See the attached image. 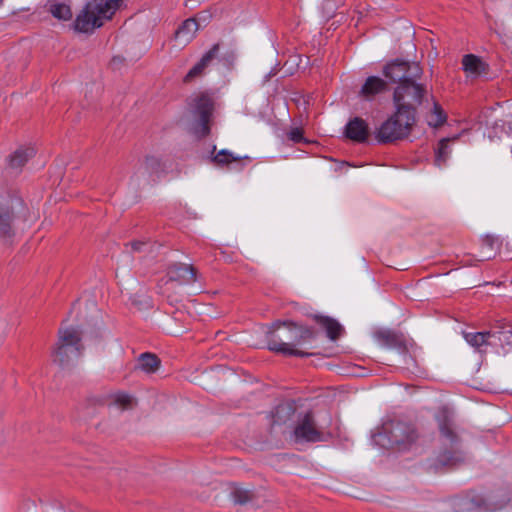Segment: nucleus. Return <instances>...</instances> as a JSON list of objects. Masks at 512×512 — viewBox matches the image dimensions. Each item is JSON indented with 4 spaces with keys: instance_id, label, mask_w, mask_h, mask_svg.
<instances>
[{
    "instance_id": "72a5a7b5",
    "label": "nucleus",
    "mask_w": 512,
    "mask_h": 512,
    "mask_svg": "<svg viewBox=\"0 0 512 512\" xmlns=\"http://www.w3.org/2000/svg\"><path fill=\"white\" fill-rule=\"evenodd\" d=\"M147 245L146 242L143 241H133L126 245V247L130 246L132 251H143V248Z\"/></svg>"
},
{
    "instance_id": "393cba45",
    "label": "nucleus",
    "mask_w": 512,
    "mask_h": 512,
    "mask_svg": "<svg viewBox=\"0 0 512 512\" xmlns=\"http://www.w3.org/2000/svg\"><path fill=\"white\" fill-rule=\"evenodd\" d=\"M315 319L323 328H325L328 338L332 341L341 336L343 328L336 320L326 316H316Z\"/></svg>"
},
{
    "instance_id": "f03ea898",
    "label": "nucleus",
    "mask_w": 512,
    "mask_h": 512,
    "mask_svg": "<svg viewBox=\"0 0 512 512\" xmlns=\"http://www.w3.org/2000/svg\"><path fill=\"white\" fill-rule=\"evenodd\" d=\"M123 0H90L77 15L74 27L83 33L93 32L111 19Z\"/></svg>"
},
{
    "instance_id": "423d86ee",
    "label": "nucleus",
    "mask_w": 512,
    "mask_h": 512,
    "mask_svg": "<svg viewBox=\"0 0 512 512\" xmlns=\"http://www.w3.org/2000/svg\"><path fill=\"white\" fill-rule=\"evenodd\" d=\"M426 89L416 79L400 83L394 90L393 100L399 112L416 117V107L422 103Z\"/></svg>"
},
{
    "instance_id": "0eeeda50",
    "label": "nucleus",
    "mask_w": 512,
    "mask_h": 512,
    "mask_svg": "<svg viewBox=\"0 0 512 512\" xmlns=\"http://www.w3.org/2000/svg\"><path fill=\"white\" fill-rule=\"evenodd\" d=\"M383 74L391 82H399L400 84L408 80L419 78L422 74V70L415 62L410 63L396 59L384 66Z\"/></svg>"
},
{
    "instance_id": "f8f14e48",
    "label": "nucleus",
    "mask_w": 512,
    "mask_h": 512,
    "mask_svg": "<svg viewBox=\"0 0 512 512\" xmlns=\"http://www.w3.org/2000/svg\"><path fill=\"white\" fill-rule=\"evenodd\" d=\"M369 135L368 124L360 117L351 119L345 127V136L357 143H363Z\"/></svg>"
},
{
    "instance_id": "5701e85b",
    "label": "nucleus",
    "mask_w": 512,
    "mask_h": 512,
    "mask_svg": "<svg viewBox=\"0 0 512 512\" xmlns=\"http://www.w3.org/2000/svg\"><path fill=\"white\" fill-rule=\"evenodd\" d=\"M13 212L9 205L0 203V237H11Z\"/></svg>"
},
{
    "instance_id": "9b49d317",
    "label": "nucleus",
    "mask_w": 512,
    "mask_h": 512,
    "mask_svg": "<svg viewBox=\"0 0 512 512\" xmlns=\"http://www.w3.org/2000/svg\"><path fill=\"white\" fill-rule=\"evenodd\" d=\"M219 52V44H214L201 59L188 71L184 77V82L188 83L193 79L200 77L204 74L205 69L217 57Z\"/></svg>"
},
{
    "instance_id": "f3484780",
    "label": "nucleus",
    "mask_w": 512,
    "mask_h": 512,
    "mask_svg": "<svg viewBox=\"0 0 512 512\" xmlns=\"http://www.w3.org/2000/svg\"><path fill=\"white\" fill-rule=\"evenodd\" d=\"M374 337L380 345L387 348H399L404 344L403 336L393 330H379L375 332Z\"/></svg>"
},
{
    "instance_id": "9d476101",
    "label": "nucleus",
    "mask_w": 512,
    "mask_h": 512,
    "mask_svg": "<svg viewBox=\"0 0 512 512\" xmlns=\"http://www.w3.org/2000/svg\"><path fill=\"white\" fill-rule=\"evenodd\" d=\"M387 90L388 84L385 80L378 76H369L361 86L359 96L367 101H372Z\"/></svg>"
},
{
    "instance_id": "2eb2a0df",
    "label": "nucleus",
    "mask_w": 512,
    "mask_h": 512,
    "mask_svg": "<svg viewBox=\"0 0 512 512\" xmlns=\"http://www.w3.org/2000/svg\"><path fill=\"white\" fill-rule=\"evenodd\" d=\"M464 72L473 78L479 77L487 73L488 65L478 56L474 54H466L462 59Z\"/></svg>"
},
{
    "instance_id": "b1692460",
    "label": "nucleus",
    "mask_w": 512,
    "mask_h": 512,
    "mask_svg": "<svg viewBox=\"0 0 512 512\" xmlns=\"http://www.w3.org/2000/svg\"><path fill=\"white\" fill-rule=\"evenodd\" d=\"M492 338V332H468L464 333V339L475 350L482 352L483 348L490 344L489 340Z\"/></svg>"
},
{
    "instance_id": "c756f323",
    "label": "nucleus",
    "mask_w": 512,
    "mask_h": 512,
    "mask_svg": "<svg viewBox=\"0 0 512 512\" xmlns=\"http://www.w3.org/2000/svg\"><path fill=\"white\" fill-rule=\"evenodd\" d=\"M449 141V138L441 139L435 150V165L439 168L445 166L450 156L451 148L449 147Z\"/></svg>"
},
{
    "instance_id": "f257e3e1",
    "label": "nucleus",
    "mask_w": 512,
    "mask_h": 512,
    "mask_svg": "<svg viewBox=\"0 0 512 512\" xmlns=\"http://www.w3.org/2000/svg\"><path fill=\"white\" fill-rule=\"evenodd\" d=\"M316 339L315 331L293 322H276L267 333V348L285 356L308 357L312 354L305 351L307 346Z\"/></svg>"
},
{
    "instance_id": "aec40b11",
    "label": "nucleus",
    "mask_w": 512,
    "mask_h": 512,
    "mask_svg": "<svg viewBox=\"0 0 512 512\" xmlns=\"http://www.w3.org/2000/svg\"><path fill=\"white\" fill-rule=\"evenodd\" d=\"M501 246V241L493 235H486L481 239L480 260L493 258Z\"/></svg>"
},
{
    "instance_id": "7ed1b4c3",
    "label": "nucleus",
    "mask_w": 512,
    "mask_h": 512,
    "mask_svg": "<svg viewBox=\"0 0 512 512\" xmlns=\"http://www.w3.org/2000/svg\"><path fill=\"white\" fill-rule=\"evenodd\" d=\"M415 122L416 117L412 114L408 115L396 109L395 113L376 129L375 139L380 144L402 140L410 135Z\"/></svg>"
},
{
    "instance_id": "473e14b6",
    "label": "nucleus",
    "mask_w": 512,
    "mask_h": 512,
    "mask_svg": "<svg viewBox=\"0 0 512 512\" xmlns=\"http://www.w3.org/2000/svg\"><path fill=\"white\" fill-rule=\"evenodd\" d=\"M288 137L291 141L295 142V143H298L300 141H302L303 139V133H302V130L298 129V128H295V129H292L289 134H288Z\"/></svg>"
},
{
    "instance_id": "a211bd4d",
    "label": "nucleus",
    "mask_w": 512,
    "mask_h": 512,
    "mask_svg": "<svg viewBox=\"0 0 512 512\" xmlns=\"http://www.w3.org/2000/svg\"><path fill=\"white\" fill-rule=\"evenodd\" d=\"M34 154L35 149L33 147H20L9 156L8 167L14 171H19Z\"/></svg>"
},
{
    "instance_id": "6ab92c4d",
    "label": "nucleus",
    "mask_w": 512,
    "mask_h": 512,
    "mask_svg": "<svg viewBox=\"0 0 512 512\" xmlns=\"http://www.w3.org/2000/svg\"><path fill=\"white\" fill-rule=\"evenodd\" d=\"M243 159H249V157L248 156L242 157V156L236 155L227 149H222V150L218 151L211 158L212 162L217 166H220V167L227 166L228 167L231 164H236L237 166H239V169H242V166H243L242 160Z\"/></svg>"
},
{
    "instance_id": "2f4dec72",
    "label": "nucleus",
    "mask_w": 512,
    "mask_h": 512,
    "mask_svg": "<svg viewBox=\"0 0 512 512\" xmlns=\"http://www.w3.org/2000/svg\"><path fill=\"white\" fill-rule=\"evenodd\" d=\"M114 402L120 406H129L132 402V397L127 393H117L114 395Z\"/></svg>"
},
{
    "instance_id": "a878e982",
    "label": "nucleus",
    "mask_w": 512,
    "mask_h": 512,
    "mask_svg": "<svg viewBox=\"0 0 512 512\" xmlns=\"http://www.w3.org/2000/svg\"><path fill=\"white\" fill-rule=\"evenodd\" d=\"M48 12L58 20L67 21L72 17V11L69 5L59 3L56 0H49L46 4Z\"/></svg>"
},
{
    "instance_id": "7c9ffc66",
    "label": "nucleus",
    "mask_w": 512,
    "mask_h": 512,
    "mask_svg": "<svg viewBox=\"0 0 512 512\" xmlns=\"http://www.w3.org/2000/svg\"><path fill=\"white\" fill-rule=\"evenodd\" d=\"M232 495H233L234 501L239 504H244V503L248 502L252 497V494L249 490H244V489L238 488V487L234 488Z\"/></svg>"
},
{
    "instance_id": "cd10ccee",
    "label": "nucleus",
    "mask_w": 512,
    "mask_h": 512,
    "mask_svg": "<svg viewBox=\"0 0 512 512\" xmlns=\"http://www.w3.org/2000/svg\"><path fill=\"white\" fill-rule=\"evenodd\" d=\"M447 120V115L440 106L439 103L433 102L432 109L430 112L426 115V122L430 127H440L442 126Z\"/></svg>"
},
{
    "instance_id": "ddd939ff",
    "label": "nucleus",
    "mask_w": 512,
    "mask_h": 512,
    "mask_svg": "<svg viewBox=\"0 0 512 512\" xmlns=\"http://www.w3.org/2000/svg\"><path fill=\"white\" fill-rule=\"evenodd\" d=\"M167 275L169 280L177 281L181 284H189L196 281V271L191 265L173 264L169 267Z\"/></svg>"
},
{
    "instance_id": "bb28decb",
    "label": "nucleus",
    "mask_w": 512,
    "mask_h": 512,
    "mask_svg": "<svg viewBox=\"0 0 512 512\" xmlns=\"http://www.w3.org/2000/svg\"><path fill=\"white\" fill-rule=\"evenodd\" d=\"M161 171V162L154 156L146 157L139 163L137 174L144 176L146 174L153 176L158 175Z\"/></svg>"
},
{
    "instance_id": "412c9836",
    "label": "nucleus",
    "mask_w": 512,
    "mask_h": 512,
    "mask_svg": "<svg viewBox=\"0 0 512 512\" xmlns=\"http://www.w3.org/2000/svg\"><path fill=\"white\" fill-rule=\"evenodd\" d=\"M492 337L496 338L501 345H512V323L499 320L491 330Z\"/></svg>"
},
{
    "instance_id": "1a4fd4ad",
    "label": "nucleus",
    "mask_w": 512,
    "mask_h": 512,
    "mask_svg": "<svg viewBox=\"0 0 512 512\" xmlns=\"http://www.w3.org/2000/svg\"><path fill=\"white\" fill-rule=\"evenodd\" d=\"M295 442H318L323 439L322 432L316 426L311 413H306L299 420L293 431Z\"/></svg>"
},
{
    "instance_id": "20e7f679",
    "label": "nucleus",
    "mask_w": 512,
    "mask_h": 512,
    "mask_svg": "<svg viewBox=\"0 0 512 512\" xmlns=\"http://www.w3.org/2000/svg\"><path fill=\"white\" fill-rule=\"evenodd\" d=\"M418 438L416 429L408 423L392 422L383 426V431L374 436L375 442L382 446L396 448L399 451L408 449Z\"/></svg>"
},
{
    "instance_id": "4468645a",
    "label": "nucleus",
    "mask_w": 512,
    "mask_h": 512,
    "mask_svg": "<svg viewBox=\"0 0 512 512\" xmlns=\"http://www.w3.org/2000/svg\"><path fill=\"white\" fill-rule=\"evenodd\" d=\"M464 460L463 453L460 450L453 449L443 451L437 459L430 464V469L434 472H440L445 467H454Z\"/></svg>"
},
{
    "instance_id": "dca6fc26",
    "label": "nucleus",
    "mask_w": 512,
    "mask_h": 512,
    "mask_svg": "<svg viewBox=\"0 0 512 512\" xmlns=\"http://www.w3.org/2000/svg\"><path fill=\"white\" fill-rule=\"evenodd\" d=\"M437 422L441 436L444 437L448 443L455 444L458 441V437L454 432V423L451 415L446 410H443L438 414Z\"/></svg>"
},
{
    "instance_id": "c85d7f7f",
    "label": "nucleus",
    "mask_w": 512,
    "mask_h": 512,
    "mask_svg": "<svg viewBox=\"0 0 512 512\" xmlns=\"http://www.w3.org/2000/svg\"><path fill=\"white\" fill-rule=\"evenodd\" d=\"M160 366L158 357L151 353H143L138 358V368L145 373H154Z\"/></svg>"
},
{
    "instance_id": "4be33fe9",
    "label": "nucleus",
    "mask_w": 512,
    "mask_h": 512,
    "mask_svg": "<svg viewBox=\"0 0 512 512\" xmlns=\"http://www.w3.org/2000/svg\"><path fill=\"white\" fill-rule=\"evenodd\" d=\"M198 30V23L195 19H186L175 32V38L183 44L189 43Z\"/></svg>"
},
{
    "instance_id": "f704fd0d",
    "label": "nucleus",
    "mask_w": 512,
    "mask_h": 512,
    "mask_svg": "<svg viewBox=\"0 0 512 512\" xmlns=\"http://www.w3.org/2000/svg\"><path fill=\"white\" fill-rule=\"evenodd\" d=\"M511 153H512V146H511Z\"/></svg>"
},
{
    "instance_id": "6e6552de",
    "label": "nucleus",
    "mask_w": 512,
    "mask_h": 512,
    "mask_svg": "<svg viewBox=\"0 0 512 512\" xmlns=\"http://www.w3.org/2000/svg\"><path fill=\"white\" fill-rule=\"evenodd\" d=\"M213 109L214 102L208 93H200L193 99L192 113L199 119L202 136H206L210 132L209 121Z\"/></svg>"
},
{
    "instance_id": "39448f33",
    "label": "nucleus",
    "mask_w": 512,
    "mask_h": 512,
    "mask_svg": "<svg viewBox=\"0 0 512 512\" xmlns=\"http://www.w3.org/2000/svg\"><path fill=\"white\" fill-rule=\"evenodd\" d=\"M82 348L81 334L77 328H61L58 332V342L52 352L53 362L64 366L79 358Z\"/></svg>"
}]
</instances>
